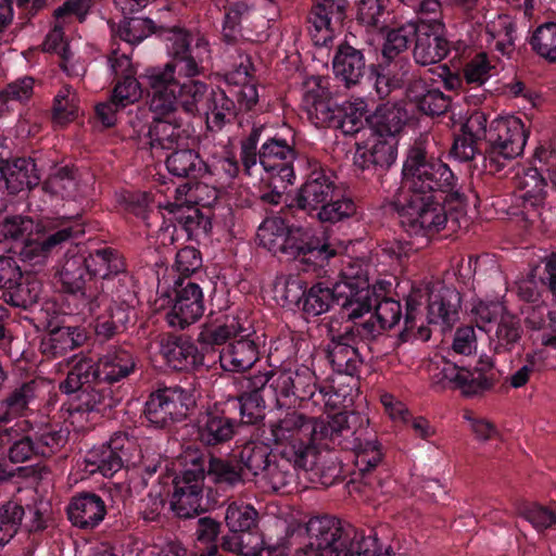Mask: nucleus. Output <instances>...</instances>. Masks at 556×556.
<instances>
[{
	"label": "nucleus",
	"instance_id": "12",
	"mask_svg": "<svg viewBox=\"0 0 556 556\" xmlns=\"http://www.w3.org/2000/svg\"><path fill=\"white\" fill-rule=\"evenodd\" d=\"M527 129L519 117L507 116L494 119L489 128L485 164L490 172H500L506 164L523 151Z\"/></svg>",
	"mask_w": 556,
	"mask_h": 556
},
{
	"label": "nucleus",
	"instance_id": "26",
	"mask_svg": "<svg viewBox=\"0 0 556 556\" xmlns=\"http://www.w3.org/2000/svg\"><path fill=\"white\" fill-rule=\"evenodd\" d=\"M334 76L348 88L359 84L366 72L363 51L346 41L341 42L332 59Z\"/></svg>",
	"mask_w": 556,
	"mask_h": 556
},
{
	"label": "nucleus",
	"instance_id": "56",
	"mask_svg": "<svg viewBox=\"0 0 556 556\" xmlns=\"http://www.w3.org/2000/svg\"><path fill=\"white\" fill-rule=\"evenodd\" d=\"M520 198H530L534 201L546 200V182L536 168L528 169L518 177Z\"/></svg>",
	"mask_w": 556,
	"mask_h": 556
},
{
	"label": "nucleus",
	"instance_id": "54",
	"mask_svg": "<svg viewBox=\"0 0 556 556\" xmlns=\"http://www.w3.org/2000/svg\"><path fill=\"white\" fill-rule=\"evenodd\" d=\"M307 114L308 119L316 127H332L337 122V115L340 113V109L332 101L331 96L326 97L316 101L311 105L303 108Z\"/></svg>",
	"mask_w": 556,
	"mask_h": 556
},
{
	"label": "nucleus",
	"instance_id": "46",
	"mask_svg": "<svg viewBox=\"0 0 556 556\" xmlns=\"http://www.w3.org/2000/svg\"><path fill=\"white\" fill-rule=\"evenodd\" d=\"M355 211L354 202L343 197L340 189L331 201L326 202L315 213L320 223L336 224L351 217L355 214Z\"/></svg>",
	"mask_w": 556,
	"mask_h": 556
},
{
	"label": "nucleus",
	"instance_id": "28",
	"mask_svg": "<svg viewBox=\"0 0 556 556\" xmlns=\"http://www.w3.org/2000/svg\"><path fill=\"white\" fill-rule=\"evenodd\" d=\"M51 326L49 321L47 327ZM87 340L88 333L84 328L55 326L42 337L40 351L43 355L58 357L81 346Z\"/></svg>",
	"mask_w": 556,
	"mask_h": 556
},
{
	"label": "nucleus",
	"instance_id": "40",
	"mask_svg": "<svg viewBox=\"0 0 556 556\" xmlns=\"http://www.w3.org/2000/svg\"><path fill=\"white\" fill-rule=\"evenodd\" d=\"M374 131L395 137L407 119L406 111L394 103L379 105L374 114Z\"/></svg>",
	"mask_w": 556,
	"mask_h": 556
},
{
	"label": "nucleus",
	"instance_id": "55",
	"mask_svg": "<svg viewBox=\"0 0 556 556\" xmlns=\"http://www.w3.org/2000/svg\"><path fill=\"white\" fill-rule=\"evenodd\" d=\"M30 392V388L23 384L7 396L3 401L5 410L0 415V427L10 426L12 416L22 415L27 409Z\"/></svg>",
	"mask_w": 556,
	"mask_h": 556
},
{
	"label": "nucleus",
	"instance_id": "2",
	"mask_svg": "<svg viewBox=\"0 0 556 556\" xmlns=\"http://www.w3.org/2000/svg\"><path fill=\"white\" fill-rule=\"evenodd\" d=\"M402 185L393 199L401 225L410 236L430 237L442 230L447 214L438 191H448L455 177L448 166L428 156L422 142H415L403 165Z\"/></svg>",
	"mask_w": 556,
	"mask_h": 556
},
{
	"label": "nucleus",
	"instance_id": "16",
	"mask_svg": "<svg viewBox=\"0 0 556 556\" xmlns=\"http://www.w3.org/2000/svg\"><path fill=\"white\" fill-rule=\"evenodd\" d=\"M241 425L224 403H217L203 414L197 424V441L212 454L228 444Z\"/></svg>",
	"mask_w": 556,
	"mask_h": 556
},
{
	"label": "nucleus",
	"instance_id": "37",
	"mask_svg": "<svg viewBox=\"0 0 556 556\" xmlns=\"http://www.w3.org/2000/svg\"><path fill=\"white\" fill-rule=\"evenodd\" d=\"M346 0H315L309 14L313 28L340 27L345 18Z\"/></svg>",
	"mask_w": 556,
	"mask_h": 556
},
{
	"label": "nucleus",
	"instance_id": "34",
	"mask_svg": "<svg viewBox=\"0 0 556 556\" xmlns=\"http://www.w3.org/2000/svg\"><path fill=\"white\" fill-rule=\"evenodd\" d=\"M486 41L503 55L515 51L516 25L508 15L498 14L485 26Z\"/></svg>",
	"mask_w": 556,
	"mask_h": 556
},
{
	"label": "nucleus",
	"instance_id": "64",
	"mask_svg": "<svg viewBox=\"0 0 556 556\" xmlns=\"http://www.w3.org/2000/svg\"><path fill=\"white\" fill-rule=\"evenodd\" d=\"M492 67L485 53H479L464 67V77L470 85L482 86L490 77Z\"/></svg>",
	"mask_w": 556,
	"mask_h": 556
},
{
	"label": "nucleus",
	"instance_id": "44",
	"mask_svg": "<svg viewBox=\"0 0 556 556\" xmlns=\"http://www.w3.org/2000/svg\"><path fill=\"white\" fill-rule=\"evenodd\" d=\"M202 166L199 154L187 147L175 149L166 159L168 172L177 177H195Z\"/></svg>",
	"mask_w": 556,
	"mask_h": 556
},
{
	"label": "nucleus",
	"instance_id": "52",
	"mask_svg": "<svg viewBox=\"0 0 556 556\" xmlns=\"http://www.w3.org/2000/svg\"><path fill=\"white\" fill-rule=\"evenodd\" d=\"M116 33L124 41L135 45L154 33V23L149 18H124Z\"/></svg>",
	"mask_w": 556,
	"mask_h": 556
},
{
	"label": "nucleus",
	"instance_id": "6",
	"mask_svg": "<svg viewBox=\"0 0 556 556\" xmlns=\"http://www.w3.org/2000/svg\"><path fill=\"white\" fill-rule=\"evenodd\" d=\"M307 543L304 556H392L391 547L382 552L378 539L366 536L351 523L332 516L312 517L305 525Z\"/></svg>",
	"mask_w": 556,
	"mask_h": 556
},
{
	"label": "nucleus",
	"instance_id": "43",
	"mask_svg": "<svg viewBox=\"0 0 556 556\" xmlns=\"http://www.w3.org/2000/svg\"><path fill=\"white\" fill-rule=\"evenodd\" d=\"M531 50L548 63H556V22L538 26L528 40Z\"/></svg>",
	"mask_w": 556,
	"mask_h": 556
},
{
	"label": "nucleus",
	"instance_id": "32",
	"mask_svg": "<svg viewBox=\"0 0 556 556\" xmlns=\"http://www.w3.org/2000/svg\"><path fill=\"white\" fill-rule=\"evenodd\" d=\"M237 319L238 337L227 346L226 353L222 359L231 366L235 371H245L250 369L258 359V344L251 339L255 331H249L240 325V318Z\"/></svg>",
	"mask_w": 556,
	"mask_h": 556
},
{
	"label": "nucleus",
	"instance_id": "39",
	"mask_svg": "<svg viewBox=\"0 0 556 556\" xmlns=\"http://www.w3.org/2000/svg\"><path fill=\"white\" fill-rule=\"evenodd\" d=\"M269 382L265 383L266 395L269 404L277 407L295 406L294 381L291 371H283L277 375L268 374Z\"/></svg>",
	"mask_w": 556,
	"mask_h": 556
},
{
	"label": "nucleus",
	"instance_id": "41",
	"mask_svg": "<svg viewBox=\"0 0 556 556\" xmlns=\"http://www.w3.org/2000/svg\"><path fill=\"white\" fill-rule=\"evenodd\" d=\"M235 102L222 89H211L202 114L206 115L207 124L220 128L235 116Z\"/></svg>",
	"mask_w": 556,
	"mask_h": 556
},
{
	"label": "nucleus",
	"instance_id": "11",
	"mask_svg": "<svg viewBox=\"0 0 556 556\" xmlns=\"http://www.w3.org/2000/svg\"><path fill=\"white\" fill-rule=\"evenodd\" d=\"M149 108L154 115L170 116L180 106L189 115H201L210 93L208 86L189 78L165 88H150Z\"/></svg>",
	"mask_w": 556,
	"mask_h": 556
},
{
	"label": "nucleus",
	"instance_id": "45",
	"mask_svg": "<svg viewBox=\"0 0 556 556\" xmlns=\"http://www.w3.org/2000/svg\"><path fill=\"white\" fill-rule=\"evenodd\" d=\"M89 273L93 276L108 278L116 275L124 269V263L117 253L111 249H101L94 251L89 257H86Z\"/></svg>",
	"mask_w": 556,
	"mask_h": 556
},
{
	"label": "nucleus",
	"instance_id": "24",
	"mask_svg": "<svg viewBox=\"0 0 556 556\" xmlns=\"http://www.w3.org/2000/svg\"><path fill=\"white\" fill-rule=\"evenodd\" d=\"M160 355L169 368L177 371L197 370L204 361V355L193 342L177 336L162 339Z\"/></svg>",
	"mask_w": 556,
	"mask_h": 556
},
{
	"label": "nucleus",
	"instance_id": "13",
	"mask_svg": "<svg viewBox=\"0 0 556 556\" xmlns=\"http://www.w3.org/2000/svg\"><path fill=\"white\" fill-rule=\"evenodd\" d=\"M90 275L86 256L81 254L65 255V261L59 271L60 280L68 293L70 307L92 313L102 307L108 301L105 294L90 286L86 287V277Z\"/></svg>",
	"mask_w": 556,
	"mask_h": 556
},
{
	"label": "nucleus",
	"instance_id": "8",
	"mask_svg": "<svg viewBox=\"0 0 556 556\" xmlns=\"http://www.w3.org/2000/svg\"><path fill=\"white\" fill-rule=\"evenodd\" d=\"M166 39L170 42V60L162 67L147 70L143 78L149 88L170 87L181 77L199 76L204 71V63L211 60L210 43L204 36L193 38L185 29L173 28L167 31Z\"/></svg>",
	"mask_w": 556,
	"mask_h": 556
},
{
	"label": "nucleus",
	"instance_id": "5",
	"mask_svg": "<svg viewBox=\"0 0 556 556\" xmlns=\"http://www.w3.org/2000/svg\"><path fill=\"white\" fill-rule=\"evenodd\" d=\"M244 471L239 460L225 459L210 455L197 457L181 476L173 481L170 508L180 519L199 516L204 510L202 500L204 480L223 490L233 489L244 482Z\"/></svg>",
	"mask_w": 556,
	"mask_h": 556
},
{
	"label": "nucleus",
	"instance_id": "27",
	"mask_svg": "<svg viewBox=\"0 0 556 556\" xmlns=\"http://www.w3.org/2000/svg\"><path fill=\"white\" fill-rule=\"evenodd\" d=\"M418 24L407 23L388 30L386 35L382 56L386 62H394V65L400 67L402 73L400 80L408 75L412 67L409 61L401 54L408 49L413 38H416Z\"/></svg>",
	"mask_w": 556,
	"mask_h": 556
},
{
	"label": "nucleus",
	"instance_id": "9",
	"mask_svg": "<svg viewBox=\"0 0 556 556\" xmlns=\"http://www.w3.org/2000/svg\"><path fill=\"white\" fill-rule=\"evenodd\" d=\"M364 315H348V325L337 336L332 334L328 346L327 358L332 369L340 374L354 378L363 358L356 346L358 341L375 340L387 329L386 315H370L365 321H356Z\"/></svg>",
	"mask_w": 556,
	"mask_h": 556
},
{
	"label": "nucleus",
	"instance_id": "15",
	"mask_svg": "<svg viewBox=\"0 0 556 556\" xmlns=\"http://www.w3.org/2000/svg\"><path fill=\"white\" fill-rule=\"evenodd\" d=\"M269 380L268 372L243 377L238 383V394L224 402L231 413L238 410L241 426L258 425L264 420L265 409L269 403L265 383Z\"/></svg>",
	"mask_w": 556,
	"mask_h": 556
},
{
	"label": "nucleus",
	"instance_id": "23",
	"mask_svg": "<svg viewBox=\"0 0 556 556\" xmlns=\"http://www.w3.org/2000/svg\"><path fill=\"white\" fill-rule=\"evenodd\" d=\"M280 253L294 258L302 256L304 263L320 267L337 255L336 249L315 240L301 227H289Z\"/></svg>",
	"mask_w": 556,
	"mask_h": 556
},
{
	"label": "nucleus",
	"instance_id": "14",
	"mask_svg": "<svg viewBox=\"0 0 556 556\" xmlns=\"http://www.w3.org/2000/svg\"><path fill=\"white\" fill-rule=\"evenodd\" d=\"M46 503L23 506L15 500L0 502V547L8 545L21 531L41 532L48 527Z\"/></svg>",
	"mask_w": 556,
	"mask_h": 556
},
{
	"label": "nucleus",
	"instance_id": "3",
	"mask_svg": "<svg viewBox=\"0 0 556 556\" xmlns=\"http://www.w3.org/2000/svg\"><path fill=\"white\" fill-rule=\"evenodd\" d=\"M138 370V358L125 348H114L98 362L81 358L60 382L59 390L70 396L68 412L73 418L90 421L91 415H104L123 399V391L113 389Z\"/></svg>",
	"mask_w": 556,
	"mask_h": 556
},
{
	"label": "nucleus",
	"instance_id": "60",
	"mask_svg": "<svg viewBox=\"0 0 556 556\" xmlns=\"http://www.w3.org/2000/svg\"><path fill=\"white\" fill-rule=\"evenodd\" d=\"M260 541V538H256ZM258 542L255 543L257 545ZM241 555V556H265L263 549H256V546H250V543H244L242 533H229L218 539L219 551ZM268 556V554L266 555Z\"/></svg>",
	"mask_w": 556,
	"mask_h": 556
},
{
	"label": "nucleus",
	"instance_id": "19",
	"mask_svg": "<svg viewBox=\"0 0 556 556\" xmlns=\"http://www.w3.org/2000/svg\"><path fill=\"white\" fill-rule=\"evenodd\" d=\"M374 273V267L364 258L346 257L342 261L339 274L341 280L338 283H341L342 290L344 288L350 290L348 295L351 296V313H364L362 305L376 301L370 298L372 289L369 287V280Z\"/></svg>",
	"mask_w": 556,
	"mask_h": 556
},
{
	"label": "nucleus",
	"instance_id": "59",
	"mask_svg": "<svg viewBox=\"0 0 556 556\" xmlns=\"http://www.w3.org/2000/svg\"><path fill=\"white\" fill-rule=\"evenodd\" d=\"M176 192L179 194L185 192L187 197L185 202H194L202 207L212 206L218 199L217 189L203 182H198L192 187L184 185L177 188Z\"/></svg>",
	"mask_w": 556,
	"mask_h": 556
},
{
	"label": "nucleus",
	"instance_id": "48",
	"mask_svg": "<svg viewBox=\"0 0 556 556\" xmlns=\"http://www.w3.org/2000/svg\"><path fill=\"white\" fill-rule=\"evenodd\" d=\"M288 230L289 226L282 218H268L260 226L257 237L264 248L277 254L286 242Z\"/></svg>",
	"mask_w": 556,
	"mask_h": 556
},
{
	"label": "nucleus",
	"instance_id": "17",
	"mask_svg": "<svg viewBox=\"0 0 556 556\" xmlns=\"http://www.w3.org/2000/svg\"><path fill=\"white\" fill-rule=\"evenodd\" d=\"M462 302L463 298L455 288L437 281L409 292L406 299V313H458L463 308Z\"/></svg>",
	"mask_w": 556,
	"mask_h": 556
},
{
	"label": "nucleus",
	"instance_id": "31",
	"mask_svg": "<svg viewBox=\"0 0 556 556\" xmlns=\"http://www.w3.org/2000/svg\"><path fill=\"white\" fill-rule=\"evenodd\" d=\"M0 173L5 182V188L11 194L31 189L40 181L36 164L30 159L18 157L11 161H1Z\"/></svg>",
	"mask_w": 556,
	"mask_h": 556
},
{
	"label": "nucleus",
	"instance_id": "53",
	"mask_svg": "<svg viewBox=\"0 0 556 556\" xmlns=\"http://www.w3.org/2000/svg\"><path fill=\"white\" fill-rule=\"evenodd\" d=\"M42 189L52 195L62 198L73 195L76 189L73 172L67 166L56 168L45 180Z\"/></svg>",
	"mask_w": 556,
	"mask_h": 556
},
{
	"label": "nucleus",
	"instance_id": "33",
	"mask_svg": "<svg viewBox=\"0 0 556 556\" xmlns=\"http://www.w3.org/2000/svg\"><path fill=\"white\" fill-rule=\"evenodd\" d=\"M70 25L67 22H61L54 18L53 28L47 35L43 42L45 50L53 51L61 55V67L71 77H83L86 68L81 64L73 63V52L64 40V28Z\"/></svg>",
	"mask_w": 556,
	"mask_h": 556
},
{
	"label": "nucleus",
	"instance_id": "38",
	"mask_svg": "<svg viewBox=\"0 0 556 556\" xmlns=\"http://www.w3.org/2000/svg\"><path fill=\"white\" fill-rule=\"evenodd\" d=\"M442 378L453 382L457 388L463 389L466 395L476 394L479 390L489 389L492 382L486 378L475 377V374L465 366L458 364L446 363L441 370Z\"/></svg>",
	"mask_w": 556,
	"mask_h": 556
},
{
	"label": "nucleus",
	"instance_id": "58",
	"mask_svg": "<svg viewBox=\"0 0 556 556\" xmlns=\"http://www.w3.org/2000/svg\"><path fill=\"white\" fill-rule=\"evenodd\" d=\"M332 128H339L344 135L356 136L357 140L365 139L368 136L369 129L372 127L366 126V118L363 113L353 112L350 114L342 115V112L338 113L337 122Z\"/></svg>",
	"mask_w": 556,
	"mask_h": 556
},
{
	"label": "nucleus",
	"instance_id": "51",
	"mask_svg": "<svg viewBox=\"0 0 556 556\" xmlns=\"http://www.w3.org/2000/svg\"><path fill=\"white\" fill-rule=\"evenodd\" d=\"M89 463L104 477H112L124 466L123 455L103 445L90 452Z\"/></svg>",
	"mask_w": 556,
	"mask_h": 556
},
{
	"label": "nucleus",
	"instance_id": "50",
	"mask_svg": "<svg viewBox=\"0 0 556 556\" xmlns=\"http://www.w3.org/2000/svg\"><path fill=\"white\" fill-rule=\"evenodd\" d=\"M488 321H496L498 315H486ZM520 315H500V321L496 327L495 336L497 342L503 348L515 345L523 332Z\"/></svg>",
	"mask_w": 556,
	"mask_h": 556
},
{
	"label": "nucleus",
	"instance_id": "25",
	"mask_svg": "<svg viewBox=\"0 0 556 556\" xmlns=\"http://www.w3.org/2000/svg\"><path fill=\"white\" fill-rule=\"evenodd\" d=\"M68 520L77 528L92 530L106 515L102 497L92 492H83L72 497L66 508Z\"/></svg>",
	"mask_w": 556,
	"mask_h": 556
},
{
	"label": "nucleus",
	"instance_id": "7",
	"mask_svg": "<svg viewBox=\"0 0 556 556\" xmlns=\"http://www.w3.org/2000/svg\"><path fill=\"white\" fill-rule=\"evenodd\" d=\"M70 430L61 424L31 422L18 418L11 426L0 427V447L11 463L48 458L67 442Z\"/></svg>",
	"mask_w": 556,
	"mask_h": 556
},
{
	"label": "nucleus",
	"instance_id": "42",
	"mask_svg": "<svg viewBox=\"0 0 556 556\" xmlns=\"http://www.w3.org/2000/svg\"><path fill=\"white\" fill-rule=\"evenodd\" d=\"M222 523L212 517H200L197 520V555L218 556V539Z\"/></svg>",
	"mask_w": 556,
	"mask_h": 556
},
{
	"label": "nucleus",
	"instance_id": "1",
	"mask_svg": "<svg viewBox=\"0 0 556 556\" xmlns=\"http://www.w3.org/2000/svg\"><path fill=\"white\" fill-rule=\"evenodd\" d=\"M302 425H309L314 432L305 445L312 451L313 462L299 470L311 471L313 479L329 488L343 480L342 460L337 448L354 453V466L365 479L384 459V448L369 419L355 410H341L316 420L302 415Z\"/></svg>",
	"mask_w": 556,
	"mask_h": 556
},
{
	"label": "nucleus",
	"instance_id": "29",
	"mask_svg": "<svg viewBox=\"0 0 556 556\" xmlns=\"http://www.w3.org/2000/svg\"><path fill=\"white\" fill-rule=\"evenodd\" d=\"M330 309L352 312L351 296L342 290L341 283L333 288L324 287L321 282L314 285L305 296L304 313H327Z\"/></svg>",
	"mask_w": 556,
	"mask_h": 556
},
{
	"label": "nucleus",
	"instance_id": "47",
	"mask_svg": "<svg viewBox=\"0 0 556 556\" xmlns=\"http://www.w3.org/2000/svg\"><path fill=\"white\" fill-rule=\"evenodd\" d=\"M176 300L173 313H201L204 309L203 293L199 285L188 281L184 286V279L176 282Z\"/></svg>",
	"mask_w": 556,
	"mask_h": 556
},
{
	"label": "nucleus",
	"instance_id": "62",
	"mask_svg": "<svg viewBox=\"0 0 556 556\" xmlns=\"http://www.w3.org/2000/svg\"><path fill=\"white\" fill-rule=\"evenodd\" d=\"M141 96V86L135 76L118 79L112 93L114 101L123 108L137 102Z\"/></svg>",
	"mask_w": 556,
	"mask_h": 556
},
{
	"label": "nucleus",
	"instance_id": "21",
	"mask_svg": "<svg viewBox=\"0 0 556 556\" xmlns=\"http://www.w3.org/2000/svg\"><path fill=\"white\" fill-rule=\"evenodd\" d=\"M333 174L325 168L313 169L299 189L294 203L298 208L308 214L317 211L339 193Z\"/></svg>",
	"mask_w": 556,
	"mask_h": 556
},
{
	"label": "nucleus",
	"instance_id": "20",
	"mask_svg": "<svg viewBox=\"0 0 556 556\" xmlns=\"http://www.w3.org/2000/svg\"><path fill=\"white\" fill-rule=\"evenodd\" d=\"M365 139L356 140L354 165L361 169L374 167H390L396 160L397 139L393 136H384L369 129Z\"/></svg>",
	"mask_w": 556,
	"mask_h": 556
},
{
	"label": "nucleus",
	"instance_id": "10",
	"mask_svg": "<svg viewBox=\"0 0 556 556\" xmlns=\"http://www.w3.org/2000/svg\"><path fill=\"white\" fill-rule=\"evenodd\" d=\"M195 406L192 391L179 386L161 387L152 391L146 401L143 415L150 426L169 430L187 419Z\"/></svg>",
	"mask_w": 556,
	"mask_h": 556
},
{
	"label": "nucleus",
	"instance_id": "18",
	"mask_svg": "<svg viewBox=\"0 0 556 556\" xmlns=\"http://www.w3.org/2000/svg\"><path fill=\"white\" fill-rule=\"evenodd\" d=\"M295 157L293 148L286 140L277 138L266 140L258 151V161L270 175L275 188H278L277 181L281 184L282 189L293 184L295 179L293 169Z\"/></svg>",
	"mask_w": 556,
	"mask_h": 556
},
{
	"label": "nucleus",
	"instance_id": "49",
	"mask_svg": "<svg viewBox=\"0 0 556 556\" xmlns=\"http://www.w3.org/2000/svg\"><path fill=\"white\" fill-rule=\"evenodd\" d=\"M78 112V97L75 90L64 85L55 94L52 106L53 119L58 124H66L72 121Z\"/></svg>",
	"mask_w": 556,
	"mask_h": 556
},
{
	"label": "nucleus",
	"instance_id": "4",
	"mask_svg": "<svg viewBox=\"0 0 556 556\" xmlns=\"http://www.w3.org/2000/svg\"><path fill=\"white\" fill-rule=\"evenodd\" d=\"M273 450L268 443L250 441L240 453L239 462L253 476L262 475L275 491L295 482L299 467L313 462V454L305 445L314 428L302 425V414H287L285 418L268 426Z\"/></svg>",
	"mask_w": 556,
	"mask_h": 556
},
{
	"label": "nucleus",
	"instance_id": "35",
	"mask_svg": "<svg viewBox=\"0 0 556 556\" xmlns=\"http://www.w3.org/2000/svg\"><path fill=\"white\" fill-rule=\"evenodd\" d=\"M22 279L23 274L16 261L11 256H0V288L15 290L14 293H10L9 300L5 299V302H11L12 306L27 309L28 303L33 300L22 298L24 291L28 290L22 285Z\"/></svg>",
	"mask_w": 556,
	"mask_h": 556
},
{
	"label": "nucleus",
	"instance_id": "22",
	"mask_svg": "<svg viewBox=\"0 0 556 556\" xmlns=\"http://www.w3.org/2000/svg\"><path fill=\"white\" fill-rule=\"evenodd\" d=\"M443 23L431 18L418 23L413 56L417 64L428 66L442 61L450 51L448 41L442 36Z\"/></svg>",
	"mask_w": 556,
	"mask_h": 556
},
{
	"label": "nucleus",
	"instance_id": "30",
	"mask_svg": "<svg viewBox=\"0 0 556 556\" xmlns=\"http://www.w3.org/2000/svg\"><path fill=\"white\" fill-rule=\"evenodd\" d=\"M169 116L155 115L149 127L148 138L152 150H175L188 147V134L181 127L178 118L167 119Z\"/></svg>",
	"mask_w": 556,
	"mask_h": 556
},
{
	"label": "nucleus",
	"instance_id": "61",
	"mask_svg": "<svg viewBox=\"0 0 556 556\" xmlns=\"http://www.w3.org/2000/svg\"><path fill=\"white\" fill-rule=\"evenodd\" d=\"M34 91V78L25 76L10 83L0 92V109L7 106L9 101L28 100Z\"/></svg>",
	"mask_w": 556,
	"mask_h": 556
},
{
	"label": "nucleus",
	"instance_id": "36",
	"mask_svg": "<svg viewBox=\"0 0 556 556\" xmlns=\"http://www.w3.org/2000/svg\"><path fill=\"white\" fill-rule=\"evenodd\" d=\"M258 519V511L244 502H231L225 514V522L231 533L253 535L257 531Z\"/></svg>",
	"mask_w": 556,
	"mask_h": 556
},
{
	"label": "nucleus",
	"instance_id": "63",
	"mask_svg": "<svg viewBox=\"0 0 556 556\" xmlns=\"http://www.w3.org/2000/svg\"><path fill=\"white\" fill-rule=\"evenodd\" d=\"M92 5L93 0H66L53 11V18H60L61 22H67L68 24H71L74 18L83 22Z\"/></svg>",
	"mask_w": 556,
	"mask_h": 556
},
{
	"label": "nucleus",
	"instance_id": "57",
	"mask_svg": "<svg viewBox=\"0 0 556 556\" xmlns=\"http://www.w3.org/2000/svg\"><path fill=\"white\" fill-rule=\"evenodd\" d=\"M520 515L539 532H542L556 523V514L547 507L535 503L523 504L520 507Z\"/></svg>",
	"mask_w": 556,
	"mask_h": 556
}]
</instances>
